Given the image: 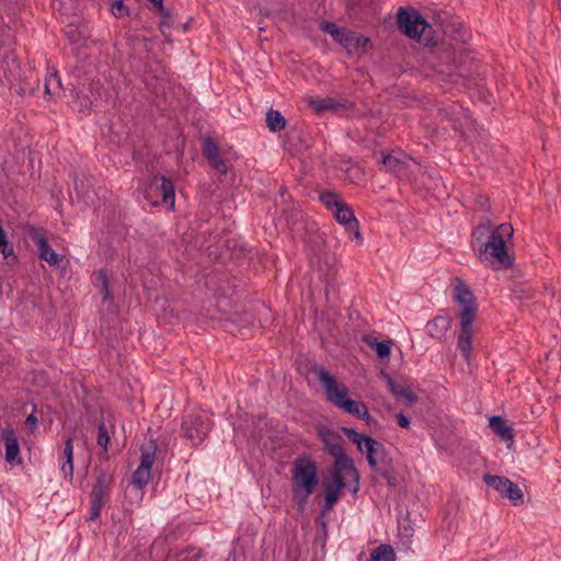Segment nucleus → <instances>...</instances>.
Instances as JSON below:
<instances>
[{"label":"nucleus","instance_id":"f257e3e1","mask_svg":"<svg viewBox=\"0 0 561 561\" xmlns=\"http://www.w3.org/2000/svg\"><path fill=\"white\" fill-rule=\"evenodd\" d=\"M513 226L504 222L493 227L484 219L472 231L471 244L479 260L493 270L511 267L513 262L506 249V242L513 237Z\"/></svg>","mask_w":561,"mask_h":561},{"label":"nucleus","instance_id":"f03ea898","mask_svg":"<svg viewBox=\"0 0 561 561\" xmlns=\"http://www.w3.org/2000/svg\"><path fill=\"white\" fill-rule=\"evenodd\" d=\"M291 476L294 499L302 508L319 483L317 465L304 453L293 462Z\"/></svg>","mask_w":561,"mask_h":561},{"label":"nucleus","instance_id":"7ed1b4c3","mask_svg":"<svg viewBox=\"0 0 561 561\" xmlns=\"http://www.w3.org/2000/svg\"><path fill=\"white\" fill-rule=\"evenodd\" d=\"M346 436L356 444L357 448L366 454L367 461L374 470H381L389 465L385 446L370 436L359 434L355 430L345 428Z\"/></svg>","mask_w":561,"mask_h":561},{"label":"nucleus","instance_id":"20e7f679","mask_svg":"<svg viewBox=\"0 0 561 561\" xmlns=\"http://www.w3.org/2000/svg\"><path fill=\"white\" fill-rule=\"evenodd\" d=\"M321 30L330 34L331 37L348 53H353L358 49L364 50L366 45L369 43L367 37L344 27H339L335 23L324 22L321 24Z\"/></svg>","mask_w":561,"mask_h":561},{"label":"nucleus","instance_id":"39448f33","mask_svg":"<svg viewBox=\"0 0 561 561\" xmlns=\"http://www.w3.org/2000/svg\"><path fill=\"white\" fill-rule=\"evenodd\" d=\"M313 373L324 389L327 400L339 408L348 398V388L322 366L314 367Z\"/></svg>","mask_w":561,"mask_h":561},{"label":"nucleus","instance_id":"423d86ee","mask_svg":"<svg viewBox=\"0 0 561 561\" xmlns=\"http://www.w3.org/2000/svg\"><path fill=\"white\" fill-rule=\"evenodd\" d=\"M397 22L400 31L413 39H419L425 30L430 27L426 20L413 9L400 8Z\"/></svg>","mask_w":561,"mask_h":561},{"label":"nucleus","instance_id":"0eeeda50","mask_svg":"<svg viewBox=\"0 0 561 561\" xmlns=\"http://www.w3.org/2000/svg\"><path fill=\"white\" fill-rule=\"evenodd\" d=\"M182 430L185 436L196 445L207 436L210 430V421L202 413H188L183 420Z\"/></svg>","mask_w":561,"mask_h":561},{"label":"nucleus","instance_id":"6e6552de","mask_svg":"<svg viewBox=\"0 0 561 561\" xmlns=\"http://www.w3.org/2000/svg\"><path fill=\"white\" fill-rule=\"evenodd\" d=\"M358 473L353 463H345L343 468H339L333 463L331 477L324 482V488H336V491L341 492L348 485V482H353L354 488L352 489V492L356 493L358 491Z\"/></svg>","mask_w":561,"mask_h":561},{"label":"nucleus","instance_id":"1a4fd4ad","mask_svg":"<svg viewBox=\"0 0 561 561\" xmlns=\"http://www.w3.org/2000/svg\"><path fill=\"white\" fill-rule=\"evenodd\" d=\"M455 299L460 305V320H476L477 302L470 288L460 279L455 287Z\"/></svg>","mask_w":561,"mask_h":561},{"label":"nucleus","instance_id":"9d476101","mask_svg":"<svg viewBox=\"0 0 561 561\" xmlns=\"http://www.w3.org/2000/svg\"><path fill=\"white\" fill-rule=\"evenodd\" d=\"M319 435L324 443L325 450L335 458L334 463L339 468H343L345 463H353L352 460L345 456L342 437L340 435L328 428L320 430Z\"/></svg>","mask_w":561,"mask_h":561},{"label":"nucleus","instance_id":"9b49d317","mask_svg":"<svg viewBox=\"0 0 561 561\" xmlns=\"http://www.w3.org/2000/svg\"><path fill=\"white\" fill-rule=\"evenodd\" d=\"M334 218L345 227V229L354 234V238L358 242H363V238L359 232L358 221L356 220L352 208L344 202L340 204L337 208L332 211Z\"/></svg>","mask_w":561,"mask_h":561},{"label":"nucleus","instance_id":"f8f14e48","mask_svg":"<svg viewBox=\"0 0 561 561\" xmlns=\"http://www.w3.org/2000/svg\"><path fill=\"white\" fill-rule=\"evenodd\" d=\"M113 483V474L104 470H100L98 472L96 481L90 494L91 500L106 504L110 497Z\"/></svg>","mask_w":561,"mask_h":561},{"label":"nucleus","instance_id":"ddd939ff","mask_svg":"<svg viewBox=\"0 0 561 561\" xmlns=\"http://www.w3.org/2000/svg\"><path fill=\"white\" fill-rule=\"evenodd\" d=\"M159 191L162 196V202L167 205L169 210H174L175 205V188L174 184L165 176H154L152 182L149 185V192Z\"/></svg>","mask_w":561,"mask_h":561},{"label":"nucleus","instance_id":"4468645a","mask_svg":"<svg viewBox=\"0 0 561 561\" xmlns=\"http://www.w3.org/2000/svg\"><path fill=\"white\" fill-rule=\"evenodd\" d=\"M33 240L38 248L41 260L46 261L50 266H58L60 262L64 261L65 256L55 252L50 248L46 237L43 233L35 232L33 234Z\"/></svg>","mask_w":561,"mask_h":561},{"label":"nucleus","instance_id":"2eb2a0df","mask_svg":"<svg viewBox=\"0 0 561 561\" xmlns=\"http://www.w3.org/2000/svg\"><path fill=\"white\" fill-rule=\"evenodd\" d=\"M2 438L5 446V460L13 465L21 462L20 446L12 427H5L2 430Z\"/></svg>","mask_w":561,"mask_h":561},{"label":"nucleus","instance_id":"dca6fc26","mask_svg":"<svg viewBox=\"0 0 561 561\" xmlns=\"http://www.w3.org/2000/svg\"><path fill=\"white\" fill-rule=\"evenodd\" d=\"M473 322L474 320H460V333L458 335L457 345L467 360L470 359V351L473 336Z\"/></svg>","mask_w":561,"mask_h":561},{"label":"nucleus","instance_id":"f3484780","mask_svg":"<svg viewBox=\"0 0 561 561\" xmlns=\"http://www.w3.org/2000/svg\"><path fill=\"white\" fill-rule=\"evenodd\" d=\"M308 106L318 114L324 112H335L341 107H345V102L336 100L334 98H320V96H308L306 99Z\"/></svg>","mask_w":561,"mask_h":561},{"label":"nucleus","instance_id":"a211bd4d","mask_svg":"<svg viewBox=\"0 0 561 561\" xmlns=\"http://www.w3.org/2000/svg\"><path fill=\"white\" fill-rule=\"evenodd\" d=\"M59 461L64 479L71 483L73 480V439L71 437L66 439Z\"/></svg>","mask_w":561,"mask_h":561},{"label":"nucleus","instance_id":"6ab92c4d","mask_svg":"<svg viewBox=\"0 0 561 561\" xmlns=\"http://www.w3.org/2000/svg\"><path fill=\"white\" fill-rule=\"evenodd\" d=\"M385 378L390 392L397 400L407 404H413L417 401V396L409 387L397 383L389 375H385Z\"/></svg>","mask_w":561,"mask_h":561},{"label":"nucleus","instance_id":"aec40b11","mask_svg":"<svg viewBox=\"0 0 561 561\" xmlns=\"http://www.w3.org/2000/svg\"><path fill=\"white\" fill-rule=\"evenodd\" d=\"M339 409H342L346 413L366 421L367 424H370L374 421L373 416L368 411V408L363 402L347 398L345 401L342 402V404H340Z\"/></svg>","mask_w":561,"mask_h":561},{"label":"nucleus","instance_id":"412c9836","mask_svg":"<svg viewBox=\"0 0 561 561\" xmlns=\"http://www.w3.org/2000/svg\"><path fill=\"white\" fill-rule=\"evenodd\" d=\"M489 426L502 440L513 442L514 430L507 425V422L500 415H494L489 420Z\"/></svg>","mask_w":561,"mask_h":561},{"label":"nucleus","instance_id":"4be33fe9","mask_svg":"<svg viewBox=\"0 0 561 561\" xmlns=\"http://www.w3.org/2000/svg\"><path fill=\"white\" fill-rule=\"evenodd\" d=\"M64 91L61 79L55 68H48L45 77V94L49 98L60 96Z\"/></svg>","mask_w":561,"mask_h":561},{"label":"nucleus","instance_id":"5701e85b","mask_svg":"<svg viewBox=\"0 0 561 561\" xmlns=\"http://www.w3.org/2000/svg\"><path fill=\"white\" fill-rule=\"evenodd\" d=\"M92 283L102 295L104 301H113V296L108 288V274L106 270L101 268L94 272L92 276Z\"/></svg>","mask_w":561,"mask_h":561},{"label":"nucleus","instance_id":"b1692460","mask_svg":"<svg viewBox=\"0 0 561 561\" xmlns=\"http://www.w3.org/2000/svg\"><path fill=\"white\" fill-rule=\"evenodd\" d=\"M450 327V319L447 317H436L426 324L427 333L435 339L444 336L448 328Z\"/></svg>","mask_w":561,"mask_h":561},{"label":"nucleus","instance_id":"393cba45","mask_svg":"<svg viewBox=\"0 0 561 561\" xmlns=\"http://www.w3.org/2000/svg\"><path fill=\"white\" fill-rule=\"evenodd\" d=\"M381 163L387 171L396 173L398 176L405 175V162L387 154L382 157Z\"/></svg>","mask_w":561,"mask_h":561},{"label":"nucleus","instance_id":"a878e982","mask_svg":"<svg viewBox=\"0 0 561 561\" xmlns=\"http://www.w3.org/2000/svg\"><path fill=\"white\" fill-rule=\"evenodd\" d=\"M266 125L271 131L276 133L285 128L286 121L279 111L271 108L266 113Z\"/></svg>","mask_w":561,"mask_h":561},{"label":"nucleus","instance_id":"bb28decb","mask_svg":"<svg viewBox=\"0 0 561 561\" xmlns=\"http://www.w3.org/2000/svg\"><path fill=\"white\" fill-rule=\"evenodd\" d=\"M370 561H396V553L390 545H379L370 554Z\"/></svg>","mask_w":561,"mask_h":561},{"label":"nucleus","instance_id":"cd10ccee","mask_svg":"<svg viewBox=\"0 0 561 561\" xmlns=\"http://www.w3.org/2000/svg\"><path fill=\"white\" fill-rule=\"evenodd\" d=\"M321 203L332 213L340 204L344 203L342 197L333 191H324L320 194Z\"/></svg>","mask_w":561,"mask_h":561},{"label":"nucleus","instance_id":"c85d7f7f","mask_svg":"<svg viewBox=\"0 0 561 561\" xmlns=\"http://www.w3.org/2000/svg\"><path fill=\"white\" fill-rule=\"evenodd\" d=\"M483 481L486 485L504 495L506 486L511 480L505 477L485 474Z\"/></svg>","mask_w":561,"mask_h":561},{"label":"nucleus","instance_id":"c756f323","mask_svg":"<svg viewBox=\"0 0 561 561\" xmlns=\"http://www.w3.org/2000/svg\"><path fill=\"white\" fill-rule=\"evenodd\" d=\"M365 341L368 345L375 348L379 358L383 359L390 356L392 345L391 341L378 342L377 340H371L369 337L365 339Z\"/></svg>","mask_w":561,"mask_h":561},{"label":"nucleus","instance_id":"7c9ffc66","mask_svg":"<svg viewBox=\"0 0 561 561\" xmlns=\"http://www.w3.org/2000/svg\"><path fill=\"white\" fill-rule=\"evenodd\" d=\"M150 471L151 469L138 466L133 473V484L139 489L144 488L149 482Z\"/></svg>","mask_w":561,"mask_h":561},{"label":"nucleus","instance_id":"2f4dec72","mask_svg":"<svg viewBox=\"0 0 561 561\" xmlns=\"http://www.w3.org/2000/svg\"><path fill=\"white\" fill-rule=\"evenodd\" d=\"M203 154L210 162L219 157V148L211 138H205L203 141Z\"/></svg>","mask_w":561,"mask_h":561},{"label":"nucleus","instance_id":"473e14b6","mask_svg":"<svg viewBox=\"0 0 561 561\" xmlns=\"http://www.w3.org/2000/svg\"><path fill=\"white\" fill-rule=\"evenodd\" d=\"M504 495L510 499L513 504H518L523 502V492L518 488L517 484L513 483L512 481L508 482Z\"/></svg>","mask_w":561,"mask_h":561},{"label":"nucleus","instance_id":"72a5a7b5","mask_svg":"<svg viewBox=\"0 0 561 561\" xmlns=\"http://www.w3.org/2000/svg\"><path fill=\"white\" fill-rule=\"evenodd\" d=\"M110 435H108V432L104 425V423H100L98 425V439H96V443L100 447L103 448V453L106 455L107 454V445L110 444Z\"/></svg>","mask_w":561,"mask_h":561},{"label":"nucleus","instance_id":"f704fd0d","mask_svg":"<svg viewBox=\"0 0 561 561\" xmlns=\"http://www.w3.org/2000/svg\"><path fill=\"white\" fill-rule=\"evenodd\" d=\"M156 458V447L150 446L148 449H142L139 466L151 469Z\"/></svg>","mask_w":561,"mask_h":561},{"label":"nucleus","instance_id":"c9c22d12","mask_svg":"<svg viewBox=\"0 0 561 561\" xmlns=\"http://www.w3.org/2000/svg\"><path fill=\"white\" fill-rule=\"evenodd\" d=\"M339 495H340V492L336 491V488L335 489L325 488L324 501H325L327 510H331L333 507V505L339 500Z\"/></svg>","mask_w":561,"mask_h":561},{"label":"nucleus","instance_id":"e433bc0d","mask_svg":"<svg viewBox=\"0 0 561 561\" xmlns=\"http://www.w3.org/2000/svg\"><path fill=\"white\" fill-rule=\"evenodd\" d=\"M112 13L116 18H122L129 14V9L125 5L123 0H116L112 4Z\"/></svg>","mask_w":561,"mask_h":561},{"label":"nucleus","instance_id":"4c0bfd02","mask_svg":"<svg viewBox=\"0 0 561 561\" xmlns=\"http://www.w3.org/2000/svg\"><path fill=\"white\" fill-rule=\"evenodd\" d=\"M105 504L102 502L91 500V506L89 510V520H95L100 517L101 510Z\"/></svg>","mask_w":561,"mask_h":561},{"label":"nucleus","instance_id":"58836bf2","mask_svg":"<svg viewBox=\"0 0 561 561\" xmlns=\"http://www.w3.org/2000/svg\"><path fill=\"white\" fill-rule=\"evenodd\" d=\"M209 163L220 174H226L228 171L226 161L224 159H221L220 157L211 160Z\"/></svg>","mask_w":561,"mask_h":561},{"label":"nucleus","instance_id":"ea45409f","mask_svg":"<svg viewBox=\"0 0 561 561\" xmlns=\"http://www.w3.org/2000/svg\"><path fill=\"white\" fill-rule=\"evenodd\" d=\"M78 99L80 101V111L81 112L90 110V107L92 105V101L90 100L89 96H87V95L81 96L80 94H78Z\"/></svg>","mask_w":561,"mask_h":561},{"label":"nucleus","instance_id":"a19ab883","mask_svg":"<svg viewBox=\"0 0 561 561\" xmlns=\"http://www.w3.org/2000/svg\"><path fill=\"white\" fill-rule=\"evenodd\" d=\"M398 425L402 428H408L410 426V419L403 413H398L396 415Z\"/></svg>","mask_w":561,"mask_h":561},{"label":"nucleus","instance_id":"79ce46f5","mask_svg":"<svg viewBox=\"0 0 561 561\" xmlns=\"http://www.w3.org/2000/svg\"><path fill=\"white\" fill-rule=\"evenodd\" d=\"M157 9V11L159 12V14L161 16H163L164 19H169L170 18V13L169 11L164 8L163 5V1H161V7L160 5H156L154 7Z\"/></svg>","mask_w":561,"mask_h":561},{"label":"nucleus","instance_id":"37998d69","mask_svg":"<svg viewBox=\"0 0 561 561\" xmlns=\"http://www.w3.org/2000/svg\"><path fill=\"white\" fill-rule=\"evenodd\" d=\"M36 423H37V419H36L33 414H31V415H28V416H27V419H26V424H27L28 426H35V425H36Z\"/></svg>","mask_w":561,"mask_h":561},{"label":"nucleus","instance_id":"c03bdc74","mask_svg":"<svg viewBox=\"0 0 561 561\" xmlns=\"http://www.w3.org/2000/svg\"><path fill=\"white\" fill-rule=\"evenodd\" d=\"M169 26H170V23H169L168 19H165L164 21H162V22L160 23V27H161V28H162V27H169Z\"/></svg>","mask_w":561,"mask_h":561}]
</instances>
